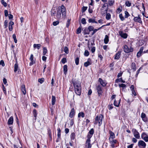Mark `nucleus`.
Masks as SVG:
<instances>
[{
	"label": "nucleus",
	"mask_w": 148,
	"mask_h": 148,
	"mask_svg": "<svg viewBox=\"0 0 148 148\" xmlns=\"http://www.w3.org/2000/svg\"><path fill=\"white\" fill-rule=\"evenodd\" d=\"M78 117H80L82 116V118H83L84 116V114L83 112H81L79 113L78 115Z\"/></svg>",
	"instance_id": "obj_29"
},
{
	"label": "nucleus",
	"mask_w": 148,
	"mask_h": 148,
	"mask_svg": "<svg viewBox=\"0 0 148 148\" xmlns=\"http://www.w3.org/2000/svg\"><path fill=\"white\" fill-rule=\"evenodd\" d=\"M131 66L132 69H134V71H135L136 68L135 64L134 62L132 63Z\"/></svg>",
	"instance_id": "obj_30"
},
{
	"label": "nucleus",
	"mask_w": 148,
	"mask_h": 148,
	"mask_svg": "<svg viewBox=\"0 0 148 148\" xmlns=\"http://www.w3.org/2000/svg\"><path fill=\"white\" fill-rule=\"evenodd\" d=\"M33 46L34 48H37L38 49H39L41 47V45L40 44H34Z\"/></svg>",
	"instance_id": "obj_32"
},
{
	"label": "nucleus",
	"mask_w": 148,
	"mask_h": 148,
	"mask_svg": "<svg viewBox=\"0 0 148 148\" xmlns=\"http://www.w3.org/2000/svg\"><path fill=\"white\" fill-rule=\"evenodd\" d=\"M91 60L90 58H88V59L87 61L85 62L84 63V66L86 67H87L88 66L91 65Z\"/></svg>",
	"instance_id": "obj_11"
},
{
	"label": "nucleus",
	"mask_w": 148,
	"mask_h": 148,
	"mask_svg": "<svg viewBox=\"0 0 148 148\" xmlns=\"http://www.w3.org/2000/svg\"><path fill=\"white\" fill-rule=\"evenodd\" d=\"M146 145L145 143L142 140H140L138 142V146L139 148H145Z\"/></svg>",
	"instance_id": "obj_6"
},
{
	"label": "nucleus",
	"mask_w": 148,
	"mask_h": 148,
	"mask_svg": "<svg viewBox=\"0 0 148 148\" xmlns=\"http://www.w3.org/2000/svg\"><path fill=\"white\" fill-rule=\"evenodd\" d=\"M123 50L125 53H128L132 52L133 51V49L131 47H129L127 45H125L124 46Z\"/></svg>",
	"instance_id": "obj_5"
},
{
	"label": "nucleus",
	"mask_w": 148,
	"mask_h": 148,
	"mask_svg": "<svg viewBox=\"0 0 148 148\" xmlns=\"http://www.w3.org/2000/svg\"><path fill=\"white\" fill-rule=\"evenodd\" d=\"M87 7H84V6L83 7V8H82V13L84 12H85V11L87 10Z\"/></svg>",
	"instance_id": "obj_49"
},
{
	"label": "nucleus",
	"mask_w": 148,
	"mask_h": 148,
	"mask_svg": "<svg viewBox=\"0 0 148 148\" xmlns=\"http://www.w3.org/2000/svg\"><path fill=\"white\" fill-rule=\"evenodd\" d=\"M12 37L14 39L15 43H16L17 41L16 38V35L15 34H14L13 35Z\"/></svg>",
	"instance_id": "obj_39"
},
{
	"label": "nucleus",
	"mask_w": 148,
	"mask_h": 148,
	"mask_svg": "<svg viewBox=\"0 0 148 148\" xmlns=\"http://www.w3.org/2000/svg\"><path fill=\"white\" fill-rule=\"evenodd\" d=\"M99 81L102 86L104 87L106 86V83L105 81H103L101 78H100L99 79Z\"/></svg>",
	"instance_id": "obj_17"
},
{
	"label": "nucleus",
	"mask_w": 148,
	"mask_h": 148,
	"mask_svg": "<svg viewBox=\"0 0 148 148\" xmlns=\"http://www.w3.org/2000/svg\"><path fill=\"white\" fill-rule=\"evenodd\" d=\"M109 37L107 35H106L104 39V42L105 44H107L109 41Z\"/></svg>",
	"instance_id": "obj_21"
},
{
	"label": "nucleus",
	"mask_w": 148,
	"mask_h": 148,
	"mask_svg": "<svg viewBox=\"0 0 148 148\" xmlns=\"http://www.w3.org/2000/svg\"><path fill=\"white\" fill-rule=\"evenodd\" d=\"M0 64L2 65L3 66H5L3 60H1L0 61Z\"/></svg>",
	"instance_id": "obj_59"
},
{
	"label": "nucleus",
	"mask_w": 148,
	"mask_h": 148,
	"mask_svg": "<svg viewBox=\"0 0 148 148\" xmlns=\"http://www.w3.org/2000/svg\"><path fill=\"white\" fill-rule=\"evenodd\" d=\"M134 20L136 22H138L139 23H142L141 18L139 16L135 17L134 18Z\"/></svg>",
	"instance_id": "obj_14"
},
{
	"label": "nucleus",
	"mask_w": 148,
	"mask_h": 148,
	"mask_svg": "<svg viewBox=\"0 0 148 148\" xmlns=\"http://www.w3.org/2000/svg\"><path fill=\"white\" fill-rule=\"evenodd\" d=\"M21 90L22 92L24 95H25L26 93V90L25 88V86L24 85H22L21 86Z\"/></svg>",
	"instance_id": "obj_19"
},
{
	"label": "nucleus",
	"mask_w": 148,
	"mask_h": 148,
	"mask_svg": "<svg viewBox=\"0 0 148 148\" xmlns=\"http://www.w3.org/2000/svg\"><path fill=\"white\" fill-rule=\"evenodd\" d=\"M141 117L142 119L144 121H146V115L145 114L143 113H142L141 114Z\"/></svg>",
	"instance_id": "obj_23"
},
{
	"label": "nucleus",
	"mask_w": 148,
	"mask_h": 148,
	"mask_svg": "<svg viewBox=\"0 0 148 148\" xmlns=\"http://www.w3.org/2000/svg\"><path fill=\"white\" fill-rule=\"evenodd\" d=\"M62 63L63 64H64L66 62V59L65 58H63L61 60Z\"/></svg>",
	"instance_id": "obj_54"
},
{
	"label": "nucleus",
	"mask_w": 148,
	"mask_h": 148,
	"mask_svg": "<svg viewBox=\"0 0 148 148\" xmlns=\"http://www.w3.org/2000/svg\"><path fill=\"white\" fill-rule=\"evenodd\" d=\"M127 34L126 33H124L123 34V35L121 36V37L123 38H127Z\"/></svg>",
	"instance_id": "obj_57"
},
{
	"label": "nucleus",
	"mask_w": 148,
	"mask_h": 148,
	"mask_svg": "<svg viewBox=\"0 0 148 148\" xmlns=\"http://www.w3.org/2000/svg\"><path fill=\"white\" fill-rule=\"evenodd\" d=\"M94 29V28L92 26H89L88 28V29L89 30V32L92 31Z\"/></svg>",
	"instance_id": "obj_45"
},
{
	"label": "nucleus",
	"mask_w": 148,
	"mask_h": 148,
	"mask_svg": "<svg viewBox=\"0 0 148 148\" xmlns=\"http://www.w3.org/2000/svg\"><path fill=\"white\" fill-rule=\"evenodd\" d=\"M81 28L80 27H79L77 30V33L79 34L81 33Z\"/></svg>",
	"instance_id": "obj_47"
},
{
	"label": "nucleus",
	"mask_w": 148,
	"mask_h": 148,
	"mask_svg": "<svg viewBox=\"0 0 148 148\" xmlns=\"http://www.w3.org/2000/svg\"><path fill=\"white\" fill-rule=\"evenodd\" d=\"M119 86L120 87H122L123 88H125L126 87V85L123 84H119Z\"/></svg>",
	"instance_id": "obj_58"
},
{
	"label": "nucleus",
	"mask_w": 148,
	"mask_h": 148,
	"mask_svg": "<svg viewBox=\"0 0 148 148\" xmlns=\"http://www.w3.org/2000/svg\"><path fill=\"white\" fill-rule=\"evenodd\" d=\"M56 13V11L53 9H52L51 10V15L54 16Z\"/></svg>",
	"instance_id": "obj_52"
},
{
	"label": "nucleus",
	"mask_w": 148,
	"mask_h": 148,
	"mask_svg": "<svg viewBox=\"0 0 148 148\" xmlns=\"http://www.w3.org/2000/svg\"><path fill=\"white\" fill-rule=\"evenodd\" d=\"M141 138L145 142L148 141V136L145 133H143L141 135Z\"/></svg>",
	"instance_id": "obj_8"
},
{
	"label": "nucleus",
	"mask_w": 148,
	"mask_h": 148,
	"mask_svg": "<svg viewBox=\"0 0 148 148\" xmlns=\"http://www.w3.org/2000/svg\"><path fill=\"white\" fill-rule=\"evenodd\" d=\"M43 55H45L47 53V50L46 47H44L43 48Z\"/></svg>",
	"instance_id": "obj_44"
},
{
	"label": "nucleus",
	"mask_w": 148,
	"mask_h": 148,
	"mask_svg": "<svg viewBox=\"0 0 148 148\" xmlns=\"http://www.w3.org/2000/svg\"><path fill=\"white\" fill-rule=\"evenodd\" d=\"M125 4L126 6L130 7L131 5V3L129 1H126L125 2Z\"/></svg>",
	"instance_id": "obj_38"
},
{
	"label": "nucleus",
	"mask_w": 148,
	"mask_h": 148,
	"mask_svg": "<svg viewBox=\"0 0 148 148\" xmlns=\"http://www.w3.org/2000/svg\"><path fill=\"white\" fill-rule=\"evenodd\" d=\"M75 63L77 65L79 64V58H76L75 60Z\"/></svg>",
	"instance_id": "obj_48"
},
{
	"label": "nucleus",
	"mask_w": 148,
	"mask_h": 148,
	"mask_svg": "<svg viewBox=\"0 0 148 148\" xmlns=\"http://www.w3.org/2000/svg\"><path fill=\"white\" fill-rule=\"evenodd\" d=\"M97 90L98 95L100 96L102 93V91L101 86L98 85L97 87Z\"/></svg>",
	"instance_id": "obj_9"
},
{
	"label": "nucleus",
	"mask_w": 148,
	"mask_h": 148,
	"mask_svg": "<svg viewBox=\"0 0 148 148\" xmlns=\"http://www.w3.org/2000/svg\"><path fill=\"white\" fill-rule=\"evenodd\" d=\"M110 134V137L109 138L110 141H111V139H112L115 138V135L113 132L111 131H109Z\"/></svg>",
	"instance_id": "obj_12"
},
{
	"label": "nucleus",
	"mask_w": 148,
	"mask_h": 148,
	"mask_svg": "<svg viewBox=\"0 0 148 148\" xmlns=\"http://www.w3.org/2000/svg\"><path fill=\"white\" fill-rule=\"evenodd\" d=\"M59 23V22L58 21H54L53 22V25L54 26H56V25L58 24Z\"/></svg>",
	"instance_id": "obj_56"
},
{
	"label": "nucleus",
	"mask_w": 148,
	"mask_h": 148,
	"mask_svg": "<svg viewBox=\"0 0 148 148\" xmlns=\"http://www.w3.org/2000/svg\"><path fill=\"white\" fill-rule=\"evenodd\" d=\"M90 136H88V138H87V139L85 143V148H91L92 146V144L91 143L90 138Z\"/></svg>",
	"instance_id": "obj_4"
},
{
	"label": "nucleus",
	"mask_w": 148,
	"mask_h": 148,
	"mask_svg": "<svg viewBox=\"0 0 148 148\" xmlns=\"http://www.w3.org/2000/svg\"><path fill=\"white\" fill-rule=\"evenodd\" d=\"M89 54V53L87 50H86L84 52V55L85 56H88Z\"/></svg>",
	"instance_id": "obj_42"
},
{
	"label": "nucleus",
	"mask_w": 148,
	"mask_h": 148,
	"mask_svg": "<svg viewBox=\"0 0 148 148\" xmlns=\"http://www.w3.org/2000/svg\"><path fill=\"white\" fill-rule=\"evenodd\" d=\"M56 101V97L55 96L52 95V96L51 103L53 105L55 104Z\"/></svg>",
	"instance_id": "obj_22"
},
{
	"label": "nucleus",
	"mask_w": 148,
	"mask_h": 148,
	"mask_svg": "<svg viewBox=\"0 0 148 148\" xmlns=\"http://www.w3.org/2000/svg\"><path fill=\"white\" fill-rule=\"evenodd\" d=\"M114 3V0H109L108 4L110 5H113Z\"/></svg>",
	"instance_id": "obj_33"
},
{
	"label": "nucleus",
	"mask_w": 148,
	"mask_h": 148,
	"mask_svg": "<svg viewBox=\"0 0 148 148\" xmlns=\"http://www.w3.org/2000/svg\"><path fill=\"white\" fill-rule=\"evenodd\" d=\"M103 116L102 115H99L97 116L95 118L94 124H97L98 123L99 124V125L100 126L102 123Z\"/></svg>",
	"instance_id": "obj_3"
},
{
	"label": "nucleus",
	"mask_w": 148,
	"mask_h": 148,
	"mask_svg": "<svg viewBox=\"0 0 148 148\" xmlns=\"http://www.w3.org/2000/svg\"><path fill=\"white\" fill-rule=\"evenodd\" d=\"M120 101V99H119L118 101L116 100H114V105L116 107H119V104Z\"/></svg>",
	"instance_id": "obj_24"
},
{
	"label": "nucleus",
	"mask_w": 148,
	"mask_h": 148,
	"mask_svg": "<svg viewBox=\"0 0 148 148\" xmlns=\"http://www.w3.org/2000/svg\"><path fill=\"white\" fill-rule=\"evenodd\" d=\"M108 4L107 3H106L103 5L102 8L103 9L104 8L105 10V11L107 12L108 10Z\"/></svg>",
	"instance_id": "obj_20"
},
{
	"label": "nucleus",
	"mask_w": 148,
	"mask_h": 148,
	"mask_svg": "<svg viewBox=\"0 0 148 148\" xmlns=\"http://www.w3.org/2000/svg\"><path fill=\"white\" fill-rule=\"evenodd\" d=\"M5 16H7L8 15V11L7 10H5L4 11Z\"/></svg>",
	"instance_id": "obj_63"
},
{
	"label": "nucleus",
	"mask_w": 148,
	"mask_h": 148,
	"mask_svg": "<svg viewBox=\"0 0 148 148\" xmlns=\"http://www.w3.org/2000/svg\"><path fill=\"white\" fill-rule=\"evenodd\" d=\"M3 90L4 94L6 95V89L5 88L4 86L3 85H2Z\"/></svg>",
	"instance_id": "obj_53"
},
{
	"label": "nucleus",
	"mask_w": 148,
	"mask_h": 148,
	"mask_svg": "<svg viewBox=\"0 0 148 148\" xmlns=\"http://www.w3.org/2000/svg\"><path fill=\"white\" fill-rule=\"evenodd\" d=\"M75 135L74 133H71V138L72 140H74L75 138Z\"/></svg>",
	"instance_id": "obj_26"
},
{
	"label": "nucleus",
	"mask_w": 148,
	"mask_h": 148,
	"mask_svg": "<svg viewBox=\"0 0 148 148\" xmlns=\"http://www.w3.org/2000/svg\"><path fill=\"white\" fill-rule=\"evenodd\" d=\"M75 114V110L74 108H73L71 110V111L69 114V116L71 118H72Z\"/></svg>",
	"instance_id": "obj_15"
},
{
	"label": "nucleus",
	"mask_w": 148,
	"mask_h": 148,
	"mask_svg": "<svg viewBox=\"0 0 148 148\" xmlns=\"http://www.w3.org/2000/svg\"><path fill=\"white\" fill-rule=\"evenodd\" d=\"M111 143H116V140L115 139H111V141H110Z\"/></svg>",
	"instance_id": "obj_61"
},
{
	"label": "nucleus",
	"mask_w": 148,
	"mask_h": 148,
	"mask_svg": "<svg viewBox=\"0 0 148 148\" xmlns=\"http://www.w3.org/2000/svg\"><path fill=\"white\" fill-rule=\"evenodd\" d=\"M94 131L93 129H91L89 131L87 136V138H88V136H90V138H91L92 137V135L94 133Z\"/></svg>",
	"instance_id": "obj_13"
},
{
	"label": "nucleus",
	"mask_w": 148,
	"mask_h": 148,
	"mask_svg": "<svg viewBox=\"0 0 148 148\" xmlns=\"http://www.w3.org/2000/svg\"><path fill=\"white\" fill-rule=\"evenodd\" d=\"M57 130L58 131V138H59L61 136V130L60 128H58L57 129Z\"/></svg>",
	"instance_id": "obj_31"
},
{
	"label": "nucleus",
	"mask_w": 148,
	"mask_h": 148,
	"mask_svg": "<svg viewBox=\"0 0 148 148\" xmlns=\"http://www.w3.org/2000/svg\"><path fill=\"white\" fill-rule=\"evenodd\" d=\"M134 136L137 139H139L140 138V136L139 133L135 129H133L132 130Z\"/></svg>",
	"instance_id": "obj_7"
},
{
	"label": "nucleus",
	"mask_w": 148,
	"mask_h": 148,
	"mask_svg": "<svg viewBox=\"0 0 148 148\" xmlns=\"http://www.w3.org/2000/svg\"><path fill=\"white\" fill-rule=\"evenodd\" d=\"M144 49V47H141L140 49L139 50V52H140L142 53L143 52V51Z\"/></svg>",
	"instance_id": "obj_64"
},
{
	"label": "nucleus",
	"mask_w": 148,
	"mask_h": 148,
	"mask_svg": "<svg viewBox=\"0 0 148 148\" xmlns=\"http://www.w3.org/2000/svg\"><path fill=\"white\" fill-rule=\"evenodd\" d=\"M106 18L107 20L110 19L111 18L110 14L109 13H107L106 14Z\"/></svg>",
	"instance_id": "obj_37"
},
{
	"label": "nucleus",
	"mask_w": 148,
	"mask_h": 148,
	"mask_svg": "<svg viewBox=\"0 0 148 148\" xmlns=\"http://www.w3.org/2000/svg\"><path fill=\"white\" fill-rule=\"evenodd\" d=\"M115 82H122V83H125V81L123 80L122 79V78H121L117 79L116 80Z\"/></svg>",
	"instance_id": "obj_27"
},
{
	"label": "nucleus",
	"mask_w": 148,
	"mask_h": 148,
	"mask_svg": "<svg viewBox=\"0 0 148 148\" xmlns=\"http://www.w3.org/2000/svg\"><path fill=\"white\" fill-rule=\"evenodd\" d=\"M74 86L75 93L78 95H80L81 89L80 85L77 83H75L74 84Z\"/></svg>",
	"instance_id": "obj_2"
},
{
	"label": "nucleus",
	"mask_w": 148,
	"mask_h": 148,
	"mask_svg": "<svg viewBox=\"0 0 148 148\" xmlns=\"http://www.w3.org/2000/svg\"><path fill=\"white\" fill-rule=\"evenodd\" d=\"M44 79V78H40L38 79V82L41 84H42L43 82Z\"/></svg>",
	"instance_id": "obj_50"
},
{
	"label": "nucleus",
	"mask_w": 148,
	"mask_h": 148,
	"mask_svg": "<svg viewBox=\"0 0 148 148\" xmlns=\"http://www.w3.org/2000/svg\"><path fill=\"white\" fill-rule=\"evenodd\" d=\"M125 18H127L130 15L128 12L127 11H125Z\"/></svg>",
	"instance_id": "obj_41"
},
{
	"label": "nucleus",
	"mask_w": 148,
	"mask_h": 148,
	"mask_svg": "<svg viewBox=\"0 0 148 148\" xmlns=\"http://www.w3.org/2000/svg\"><path fill=\"white\" fill-rule=\"evenodd\" d=\"M13 116H11L10 118L9 119L8 122V125H12L13 124Z\"/></svg>",
	"instance_id": "obj_10"
},
{
	"label": "nucleus",
	"mask_w": 148,
	"mask_h": 148,
	"mask_svg": "<svg viewBox=\"0 0 148 148\" xmlns=\"http://www.w3.org/2000/svg\"><path fill=\"white\" fill-rule=\"evenodd\" d=\"M33 58H34L33 55L32 54L31 55L30 57L29 58V60H31V62L29 63L30 66H32L34 63L35 62L34 61Z\"/></svg>",
	"instance_id": "obj_16"
},
{
	"label": "nucleus",
	"mask_w": 148,
	"mask_h": 148,
	"mask_svg": "<svg viewBox=\"0 0 148 148\" xmlns=\"http://www.w3.org/2000/svg\"><path fill=\"white\" fill-rule=\"evenodd\" d=\"M82 23L83 24H86V20L85 18H82Z\"/></svg>",
	"instance_id": "obj_55"
},
{
	"label": "nucleus",
	"mask_w": 148,
	"mask_h": 148,
	"mask_svg": "<svg viewBox=\"0 0 148 148\" xmlns=\"http://www.w3.org/2000/svg\"><path fill=\"white\" fill-rule=\"evenodd\" d=\"M63 70L64 73L66 74L67 71V66L66 65H65L64 66Z\"/></svg>",
	"instance_id": "obj_25"
},
{
	"label": "nucleus",
	"mask_w": 148,
	"mask_h": 148,
	"mask_svg": "<svg viewBox=\"0 0 148 148\" xmlns=\"http://www.w3.org/2000/svg\"><path fill=\"white\" fill-rule=\"evenodd\" d=\"M121 54V52L120 51H118L116 53V54L115 57H114V59L115 60H118L119 59L120 56Z\"/></svg>",
	"instance_id": "obj_18"
},
{
	"label": "nucleus",
	"mask_w": 148,
	"mask_h": 148,
	"mask_svg": "<svg viewBox=\"0 0 148 148\" xmlns=\"http://www.w3.org/2000/svg\"><path fill=\"white\" fill-rule=\"evenodd\" d=\"M64 51L66 54L69 53L68 49L67 47H65L64 48Z\"/></svg>",
	"instance_id": "obj_40"
},
{
	"label": "nucleus",
	"mask_w": 148,
	"mask_h": 148,
	"mask_svg": "<svg viewBox=\"0 0 148 148\" xmlns=\"http://www.w3.org/2000/svg\"><path fill=\"white\" fill-rule=\"evenodd\" d=\"M108 108L109 110H111L113 108V105L112 104H111L110 105H108Z\"/></svg>",
	"instance_id": "obj_62"
},
{
	"label": "nucleus",
	"mask_w": 148,
	"mask_h": 148,
	"mask_svg": "<svg viewBox=\"0 0 148 148\" xmlns=\"http://www.w3.org/2000/svg\"><path fill=\"white\" fill-rule=\"evenodd\" d=\"M33 114H34V116L35 117V120H36V116L37 114L36 110L35 109H34L33 110Z\"/></svg>",
	"instance_id": "obj_28"
},
{
	"label": "nucleus",
	"mask_w": 148,
	"mask_h": 148,
	"mask_svg": "<svg viewBox=\"0 0 148 148\" xmlns=\"http://www.w3.org/2000/svg\"><path fill=\"white\" fill-rule=\"evenodd\" d=\"M62 13V15L64 16H66V10L64 6L62 5L61 6L59 7L57 12L56 17L58 19H59L61 17V14Z\"/></svg>",
	"instance_id": "obj_1"
},
{
	"label": "nucleus",
	"mask_w": 148,
	"mask_h": 148,
	"mask_svg": "<svg viewBox=\"0 0 148 148\" xmlns=\"http://www.w3.org/2000/svg\"><path fill=\"white\" fill-rule=\"evenodd\" d=\"M119 17L121 20L122 21H123L125 19L122 14H119Z\"/></svg>",
	"instance_id": "obj_46"
},
{
	"label": "nucleus",
	"mask_w": 148,
	"mask_h": 148,
	"mask_svg": "<svg viewBox=\"0 0 148 148\" xmlns=\"http://www.w3.org/2000/svg\"><path fill=\"white\" fill-rule=\"evenodd\" d=\"M142 53H141L140 52L138 51L137 53V57L138 58L140 57L141 56Z\"/></svg>",
	"instance_id": "obj_60"
},
{
	"label": "nucleus",
	"mask_w": 148,
	"mask_h": 148,
	"mask_svg": "<svg viewBox=\"0 0 148 148\" xmlns=\"http://www.w3.org/2000/svg\"><path fill=\"white\" fill-rule=\"evenodd\" d=\"M122 7L121 6V7L118 8L116 10V12L117 13L119 14L121 11Z\"/></svg>",
	"instance_id": "obj_36"
},
{
	"label": "nucleus",
	"mask_w": 148,
	"mask_h": 148,
	"mask_svg": "<svg viewBox=\"0 0 148 148\" xmlns=\"http://www.w3.org/2000/svg\"><path fill=\"white\" fill-rule=\"evenodd\" d=\"M1 3L3 5L4 7H6L7 6V4L4 0H1Z\"/></svg>",
	"instance_id": "obj_43"
},
{
	"label": "nucleus",
	"mask_w": 148,
	"mask_h": 148,
	"mask_svg": "<svg viewBox=\"0 0 148 148\" xmlns=\"http://www.w3.org/2000/svg\"><path fill=\"white\" fill-rule=\"evenodd\" d=\"M8 21L7 20H5L4 22V26L5 28H6L8 26Z\"/></svg>",
	"instance_id": "obj_51"
},
{
	"label": "nucleus",
	"mask_w": 148,
	"mask_h": 148,
	"mask_svg": "<svg viewBox=\"0 0 148 148\" xmlns=\"http://www.w3.org/2000/svg\"><path fill=\"white\" fill-rule=\"evenodd\" d=\"M18 68V65L17 64V63L16 62V63L15 64L14 66V72H16L17 71Z\"/></svg>",
	"instance_id": "obj_34"
},
{
	"label": "nucleus",
	"mask_w": 148,
	"mask_h": 148,
	"mask_svg": "<svg viewBox=\"0 0 148 148\" xmlns=\"http://www.w3.org/2000/svg\"><path fill=\"white\" fill-rule=\"evenodd\" d=\"M88 21L89 23H97V22L95 21V20L93 18H89V19Z\"/></svg>",
	"instance_id": "obj_35"
}]
</instances>
